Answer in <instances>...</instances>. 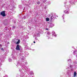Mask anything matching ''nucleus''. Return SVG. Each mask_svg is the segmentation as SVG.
<instances>
[{
	"mask_svg": "<svg viewBox=\"0 0 77 77\" xmlns=\"http://www.w3.org/2000/svg\"><path fill=\"white\" fill-rule=\"evenodd\" d=\"M40 3V2H37V4L38 5H39V4Z\"/></svg>",
	"mask_w": 77,
	"mask_h": 77,
	"instance_id": "nucleus-6",
	"label": "nucleus"
},
{
	"mask_svg": "<svg viewBox=\"0 0 77 77\" xmlns=\"http://www.w3.org/2000/svg\"><path fill=\"white\" fill-rule=\"evenodd\" d=\"M77 75V73L75 72L74 73V77H75V76H76V75Z\"/></svg>",
	"mask_w": 77,
	"mask_h": 77,
	"instance_id": "nucleus-5",
	"label": "nucleus"
},
{
	"mask_svg": "<svg viewBox=\"0 0 77 77\" xmlns=\"http://www.w3.org/2000/svg\"><path fill=\"white\" fill-rule=\"evenodd\" d=\"M34 43H35V42H34Z\"/></svg>",
	"mask_w": 77,
	"mask_h": 77,
	"instance_id": "nucleus-9",
	"label": "nucleus"
},
{
	"mask_svg": "<svg viewBox=\"0 0 77 77\" xmlns=\"http://www.w3.org/2000/svg\"><path fill=\"white\" fill-rule=\"evenodd\" d=\"M1 50H3V48H2Z\"/></svg>",
	"mask_w": 77,
	"mask_h": 77,
	"instance_id": "nucleus-8",
	"label": "nucleus"
},
{
	"mask_svg": "<svg viewBox=\"0 0 77 77\" xmlns=\"http://www.w3.org/2000/svg\"><path fill=\"white\" fill-rule=\"evenodd\" d=\"M46 20L47 21H49V20H50V19L48 18H46Z\"/></svg>",
	"mask_w": 77,
	"mask_h": 77,
	"instance_id": "nucleus-4",
	"label": "nucleus"
},
{
	"mask_svg": "<svg viewBox=\"0 0 77 77\" xmlns=\"http://www.w3.org/2000/svg\"><path fill=\"white\" fill-rule=\"evenodd\" d=\"M1 15H2V17H5L6 16V14H5V11H3L1 13Z\"/></svg>",
	"mask_w": 77,
	"mask_h": 77,
	"instance_id": "nucleus-1",
	"label": "nucleus"
},
{
	"mask_svg": "<svg viewBox=\"0 0 77 77\" xmlns=\"http://www.w3.org/2000/svg\"><path fill=\"white\" fill-rule=\"evenodd\" d=\"M20 40H18V41L16 43V44H20Z\"/></svg>",
	"mask_w": 77,
	"mask_h": 77,
	"instance_id": "nucleus-3",
	"label": "nucleus"
},
{
	"mask_svg": "<svg viewBox=\"0 0 77 77\" xmlns=\"http://www.w3.org/2000/svg\"><path fill=\"white\" fill-rule=\"evenodd\" d=\"M16 48V50H17L20 51V45H17V46Z\"/></svg>",
	"mask_w": 77,
	"mask_h": 77,
	"instance_id": "nucleus-2",
	"label": "nucleus"
},
{
	"mask_svg": "<svg viewBox=\"0 0 77 77\" xmlns=\"http://www.w3.org/2000/svg\"><path fill=\"white\" fill-rule=\"evenodd\" d=\"M0 47H2V45H0Z\"/></svg>",
	"mask_w": 77,
	"mask_h": 77,
	"instance_id": "nucleus-7",
	"label": "nucleus"
}]
</instances>
